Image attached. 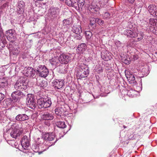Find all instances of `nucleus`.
<instances>
[{
	"mask_svg": "<svg viewBox=\"0 0 157 157\" xmlns=\"http://www.w3.org/2000/svg\"><path fill=\"white\" fill-rule=\"evenodd\" d=\"M124 33L127 37L131 38H137V41L142 40L144 36V33L141 31H138L136 28H134L133 29H126Z\"/></svg>",
	"mask_w": 157,
	"mask_h": 157,
	"instance_id": "obj_1",
	"label": "nucleus"
},
{
	"mask_svg": "<svg viewBox=\"0 0 157 157\" xmlns=\"http://www.w3.org/2000/svg\"><path fill=\"white\" fill-rule=\"evenodd\" d=\"M89 74V68L86 65L81 64L78 67V70L76 72V76L79 78L86 77Z\"/></svg>",
	"mask_w": 157,
	"mask_h": 157,
	"instance_id": "obj_2",
	"label": "nucleus"
},
{
	"mask_svg": "<svg viewBox=\"0 0 157 157\" xmlns=\"http://www.w3.org/2000/svg\"><path fill=\"white\" fill-rule=\"evenodd\" d=\"M28 87V81L23 78L18 79L14 85V88L16 90L20 91L25 90Z\"/></svg>",
	"mask_w": 157,
	"mask_h": 157,
	"instance_id": "obj_3",
	"label": "nucleus"
},
{
	"mask_svg": "<svg viewBox=\"0 0 157 157\" xmlns=\"http://www.w3.org/2000/svg\"><path fill=\"white\" fill-rule=\"evenodd\" d=\"M37 105L40 109L49 107L52 103L51 99L50 98H41L37 100Z\"/></svg>",
	"mask_w": 157,
	"mask_h": 157,
	"instance_id": "obj_4",
	"label": "nucleus"
},
{
	"mask_svg": "<svg viewBox=\"0 0 157 157\" xmlns=\"http://www.w3.org/2000/svg\"><path fill=\"white\" fill-rule=\"evenodd\" d=\"M35 69L37 74L41 77L45 78L49 74L48 70L44 65H40Z\"/></svg>",
	"mask_w": 157,
	"mask_h": 157,
	"instance_id": "obj_5",
	"label": "nucleus"
},
{
	"mask_svg": "<svg viewBox=\"0 0 157 157\" xmlns=\"http://www.w3.org/2000/svg\"><path fill=\"white\" fill-rule=\"evenodd\" d=\"M55 139H56L55 141L52 143L51 145H54L58 140L57 138H56L55 135L54 134L52 133H46L42 138L39 139V140H40V143L42 144H43L45 141L47 142V141H46V140L50 141H52Z\"/></svg>",
	"mask_w": 157,
	"mask_h": 157,
	"instance_id": "obj_6",
	"label": "nucleus"
},
{
	"mask_svg": "<svg viewBox=\"0 0 157 157\" xmlns=\"http://www.w3.org/2000/svg\"><path fill=\"white\" fill-rule=\"evenodd\" d=\"M26 104L28 107L32 109H34L36 108V101L33 94H29L27 95Z\"/></svg>",
	"mask_w": 157,
	"mask_h": 157,
	"instance_id": "obj_7",
	"label": "nucleus"
},
{
	"mask_svg": "<svg viewBox=\"0 0 157 157\" xmlns=\"http://www.w3.org/2000/svg\"><path fill=\"white\" fill-rule=\"evenodd\" d=\"M26 95V93H24L20 90H17L12 93L11 96L14 102H17L19 101L21 98L25 97Z\"/></svg>",
	"mask_w": 157,
	"mask_h": 157,
	"instance_id": "obj_8",
	"label": "nucleus"
},
{
	"mask_svg": "<svg viewBox=\"0 0 157 157\" xmlns=\"http://www.w3.org/2000/svg\"><path fill=\"white\" fill-rule=\"evenodd\" d=\"M97 0H94L92 2H89L87 5L88 9L90 12L95 13L98 11V7L97 5Z\"/></svg>",
	"mask_w": 157,
	"mask_h": 157,
	"instance_id": "obj_9",
	"label": "nucleus"
},
{
	"mask_svg": "<svg viewBox=\"0 0 157 157\" xmlns=\"http://www.w3.org/2000/svg\"><path fill=\"white\" fill-rule=\"evenodd\" d=\"M6 36L7 39L10 42H13L16 39L15 32L13 29H10L6 31Z\"/></svg>",
	"mask_w": 157,
	"mask_h": 157,
	"instance_id": "obj_10",
	"label": "nucleus"
},
{
	"mask_svg": "<svg viewBox=\"0 0 157 157\" xmlns=\"http://www.w3.org/2000/svg\"><path fill=\"white\" fill-rule=\"evenodd\" d=\"M125 73L126 76L129 83L136 84V82L135 80L134 74H132L130 71L126 70H125Z\"/></svg>",
	"mask_w": 157,
	"mask_h": 157,
	"instance_id": "obj_11",
	"label": "nucleus"
},
{
	"mask_svg": "<svg viewBox=\"0 0 157 157\" xmlns=\"http://www.w3.org/2000/svg\"><path fill=\"white\" fill-rule=\"evenodd\" d=\"M59 58L61 63L63 64L68 63L71 59L70 56L67 54H61Z\"/></svg>",
	"mask_w": 157,
	"mask_h": 157,
	"instance_id": "obj_12",
	"label": "nucleus"
},
{
	"mask_svg": "<svg viewBox=\"0 0 157 157\" xmlns=\"http://www.w3.org/2000/svg\"><path fill=\"white\" fill-rule=\"evenodd\" d=\"M64 83L63 79H56L52 82V86L55 89H58L62 87Z\"/></svg>",
	"mask_w": 157,
	"mask_h": 157,
	"instance_id": "obj_13",
	"label": "nucleus"
},
{
	"mask_svg": "<svg viewBox=\"0 0 157 157\" xmlns=\"http://www.w3.org/2000/svg\"><path fill=\"white\" fill-rule=\"evenodd\" d=\"M148 10L151 15L157 17V6L155 5H151L149 6Z\"/></svg>",
	"mask_w": 157,
	"mask_h": 157,
	"instance_id": "obj_14",
	"label": "nucleus"
},
{
	"mask_svg": "<svg viewBox=\"0 0 157 157\" xmlns=\"http://www.w3.org/2000/svg\"><path fill=\"white\" fill-rule=\"evenodd\" d=\"M49 15L52 19L56 18L58 15V10L55 8L51 9L49 11Z\"/></svg>",
	"mask_w": 157,
	"mask_h": 157,
	"instance_id": "obj_15",
	"label": "nucleus"
},
{
	"mask_svg": "<svg viewBox=\"0 0 157 157\" xmlns=\"http://www.w3.org/2000/svg\"><path fill=\"white\" fill-rule=\"evenodd\" d=\"M22 133V132L19 129H14L11 132L10 134L13 138L16 139L20 137Z\"/></svg>",
	"mask_w": 157,
	"mask_h": 157,
	"instance_id": "obj_16",
	"label": "nucleus"
},
{
	"mask_svg": "<svg viewBox=\"0 0 157 157\" xmlns=\"http://www.w3.org/2000/svg\"><path fill=\"white\" fill-rule=\"evenodd\" d=\"M25 73V75L26 76L30 78L34 76L35 74V71L33 68L28 67L27 68Z\"/></svg>",
	"mask_w": 157,
	"mask_h": 157,
	"instance_id": "obj_17",
	"label": "nucleus"
},
{
	"mask_svg": "<svg viewBox=\"0 0 157 157\" xmlns=\"http://www.w3.org/2000/svg\"><path fill=\"white\" fill-rule=\"evenodd\" d=\"M29 117L25 114H19L15 117V119L19 121H23L29 119Z\"/></svg>",
	"mask_w": 157,
	"mask_h": 157,
	"instance_id": "obj_18",
	"label": "nucleus"
},
{
	"mask_svg": "<svg viewBox=\"0 0 157 157\" xmlns=\"http://www.w3.org/2000/svg\"><path fill=\"white\" fill-rule=\"evenodd\" d=\"M21 144L22 147L24 149H26L29 145V138L26 136H24L22 138Z\"/></svg>",
	"mask_w": 157,
	"mask_h": 157,
	"instance_id": "obj_19",
	"label": "nucleus"
},
{
	"mask_svg": "<svg viewBox=\"0 0 157 157\" xmlns=\"http://www.w3.org/2000/svg\"><path fill=\"white\" fill-rule=\"evenodd\" d=\"M42 117L44 120H52L53 119L54 116L52 113L45 112L42 115Z\"/></svg>",
	"mask_w": 157,
	"mask_h": 157,
	"instance_id": "obj_20",
	"label": "nucleus"
},
{
	"mask_svg": "<svg viewBox=\"0 0 157 157\" xmlns=\"http://www.w3.org/2000/svg\"><path fill=\"white\" fill-rule=\"evenodd\" d=\"M50 62L52 66L54 68H55L57 66L59 65L61 63L59 58H53L50 60Z\"/></svg>",
	"mask_w": 157,
	"mask_h": 157,
	"instance_id": "obj_21",
	"label": "nucleus"
},
{
	"mask_svg": "<svg viewBox=\"0 0 157 157\" xmlns=\"http://www.w3.org/2000/svg\"><path fill=\"white\" fill-rule=\"evenodd\" d=\"M73 32L76 34H82V30L80 25H74L72 28Z\"/></svg>",
	"mask_w": 157,
	"mask_h": 157,
	"instance_id": "obj_22",
	"label": "nucleus"
},
{
	"mask_svg": "<svg viewBox=\"0 0 157 157\" xmlns=\"http://www.w3.org/2000/svg\"><path fill=\"white\" fill-rule=\"evenodd\" d=\"M66 4L69 7H72L75 8L77 7L76 6V0H65Z\"/></svg>",
	"mask_w": 157,
	"mask_h": 157,
	"instance_id": "obj_23",
	"label": "nucleus"
},
{
	"mask_svg": "<svg viewBox=\"0 0 157 157\" xmlns=\"http://www.w3.org/2000/svg\"><path fill=\"white\" fill-rule=\"evenodd\" d=\"M85 3V0H78L77 3L76 2V8L75 9L76 10H79L84 5Z\"/></svg>",
	"mask_w": 157,
	"mask_h": 157,
	"instance_id": "obj_24",
	"label": "nucleus"
},
{
	"mask_svg": "<svg viewBox=\"0 0 157 157\" xmlns=\"http://www.w3.org/2000/svg\"><path fill=\"white\" fill-rule=\"evenodd\" d=\"M55 112L56 114L61 116L62 113L64 112V110L63 108L61 107H58L55 109Z\"/></svg>",
	"mask_w": 157,
	"mask_h": 157,
	"instance_id": "obj_25",
	"label": "nucleus"
},
{
	"mask_svg": "<svg viewBox=\"0 0 157 157\" xmlns=\"http://www.w3.org/2000/svg\"><path fill=\"white\" fill-rule=\"evenodd\" d=\"M4 34L2 31V29L1 26H0V36L1 37H2V39H1V42L3 44V47H4V44L6 43V40L5 39V37H3V36Z\"/></svg>",
	"mask_w": 157,
	"mask_h": 157,
	"instance_id": "obj_26",
	"label": "nucleus"
},
{
	"mask_svg": "<svg viewBox=\"0 0 157 157\" xmlns=\"http://www.w3.org/2000/svg\"><path fill=\"white\" fill-rule=\"evenodd\" d=\"M86 47V45L85 43H82L78 46L77 49L80 52L81 51L82 52L85 50Z\"/></svg>",
	"mask_w": 157,
	"mask_h": 157,
	"instance_id": "obj_27",
	"label": "nucleus"
},
{
	"mask_svg": "<svg viewBox=\"0 0 157 157\" xmlns=\"http://www.w3.org/2000/svg\"><path fill=\"white\" fill-rule=\"evenodd\" d=\"M56 125L59 128H64L66 127V125L65 124L64 122L59 121L56 123Z\"/></svg>",
	"mask_w": 157,
	"mask_h": 157,
	"instance_id": "obj_28",
	"label": "nucleus"
},
{
	"mask_svg": "<svg viewBox=\"0 0 157 157\" xmlns=\"http://www.w3.org/2000/svg\"><path fill=\"white\" fill-rule=\"evenodd\" d=\"M40 87L43 88L46 87L48 85V83L47 81H41L40 82L39 84H37Z\"/></svg>",
	"mask_w": 157,
	"mask_h": 157,
	"instance_id": "obj_29",
	"label": "nucleus"
},
{
	"mask_svg": "<svg viewBox=\"0 0 157 157\" xmlns=\"http://www.w3.org/2000/svg\"><path fill=\"white\" fill-rule=\"evenodd\" d=\"M70 19L67 18L66 19H64L63 21V26H66L67 27L69 26V25L71 24Z\"/></svg>",
	"mask_w": 157,
	"mask_h": 157,
	"instance_id": "obj_30",
	"label": "nucleus"
},
{
	"mask_svg": "<svg viewBox=\"0 0 157 157\" xmlns=\"http://www.w3.org/2000/svg\"><path fill=\"white\" fill-rule=\"evenodd\" d=\"M85 34L86 38L87 40H90L92 36V34L90 31H86L85 32Z\"/></svg>",
	"mask_w": 157,
	"mask_h": 157,
	"instance_id": "obj_31",
	"label": "nucleus"
},
{
	"mask_svg": "<svg viewBox=\"0 0 157 157\" xmlns=\"http://www.w3.org/2000/svg\"><path fill=\"white\" fill-rule=\"evenodd\" d=\"M96 18L93 17H91L90 18V25L91 26H96L95 23H96Z\"/></svg>",
	"mask_w": 157,
	"mask_h": 157,
	"instance_id": "obj_32",
	"label": "nucleus"
},
{
	"mask_svg": "<svg viewBox=\"0 0 157 157\" xmlns=\"http://www.w3.org/2000/svg\"><path fill=\"white\" fill-rule=\"evenodd\" d=\"M20 52V48H13L12 50V52L14 55H17Z\"/></svg>",
	"mask_w": 157,
	"mask_h": 157,
	"instance_id": "obj_33",
	"label": "nucleus"
},
{
	"mask_svg": "<svg viewBox=\"0 0 157 157\" xmlns=\"http://www.w3.org/2000/svg\"><path fill=\"white\" fill-rule=\"evenodd\" d=\"M134 73L135 76H136L139 78H142L144 76L143 75H141L142 72L140 71H138L137 70V72H134Z\"/></svg>",
	"mask_w": 157,
	"mask_h": 157,
	"instance_id": "obj_34",
	"label": "nucleus"
},
{
	"mask_svg": "<svg viewBox=\"0 0 157 157\" xmlns=\"http://www.w3.org/2000/svg\"><path fill=\"white\" fill-rule=\"evenodd\" d=\"M17 13L18 14H22L24 11V8H20L19 7H17Z\"/></svg>",
	"mask_w": 157,
	"mask_h": 157,
	"instance_id": "obj_35",
	"label": "nucleus"
},
{
	"mask_svg": "<svg viewBox=\"0 0 157 157\" xmlns=\"http://www.w3.org/2000/svg\"><path fill=\"white\" fill-rule=\"evenodd\" d=\"M0 81V87L3 88L7 84V82L6 81H4V80H2V81Z\"/></svg>",
	"mask_w": 157,
	"mask_h": 157,
	"instance_id": "obj_36",
	"label": "nucleus"
},
{
	"mask_svg": "<svg viewBox=\"0 0 157 157\" xmlns=\"http://www.w3.org/2000/svg\"><path fill=\"white\" fill-rule=\"evenodd\" d=\"M149 30L154 33H157V30L156 28L154 27V26H150Z\"/></svg>",
	"mask_w": 157,
	"mask_h": 157,
	"instance_id": "obj_37",
	"label": "nucleus"
},
{
	"mask_svg": "<svg viewBox=\"0 0 157 157\" xmlns=\"http://www.w3.org/2000/svg\"><path fill=\"white\" fill-rule=\"evenodd\" d=\"M25 6V3L22 1H21L19 2L17 4V7H19L20 8H24Z\"/></svg>",
	"mask_w": 157,
	"mask_h": 157,
	"instance_id": "obj_38",
	"label": "nucleus"
},
{
	"mask_svg": "<svg viewBox=\"0 0 157 157\" xmlns=\"http://www.w3.org/2000/svg\"><path fill=\"white\" fill-rule=\"evenodd\" d=\"M96 23H98L99 25H101L104 23V21L101 19L98 18H96Z\"/></svg>",
	"mask_w": 157,
	"mask_h": 157,
	"instance_id": "obj_39",
	"label": "nucleus"
},
{
	"mask_svg": "<svg viewBox=\"0 0 157 157\" xmlns=\"http://www.w3.org/2000/svg\"><path fill=\"white\" fill-rule=\"evenodd\" d=\"M149 22L152 26H154L156 24L155 20L154 19L151 18L149 20Z\"/></svg>",
	"mask_w": 157,
	"mask_h": 157,
	"instance_id": "obj_40",
	"label": "nucleus"
},
{
	"mask_svg": "<svg viewBox=\"0 0 157 157\" xmlns=\"http://www.w3.org/2000/svg\"><path fill=\"white\" fill-rule=\"evenodd\" d=\"M77 35L75 36V38L77 40H80L82 38V34H77Z\"/></svg>",
	"mask_w": 157,
	"mask_h": 157,
	"instance_id": "obj_41",
	"label": "nucleus"
},
{
	"mask_svg": "<svg viewBox=\"0 0 157 157\" xmlns=\"http://www.w3.org/2000/svg\"><path fill=\"white\" fill-rule=\"evenodd\" d=\"M101 58L104 60L106 61H108V57L107 56H105V55H104V54L102 53H101Z\"/></svg>",
	"mask_w": 157,
	"mask_h": 157,
	"instance_id": "obj_42",
	"label": "nucleus"
},
{
	"mask_svg": "<svg viewBox=\"0 0 157 157\" xmlns=\"http://www.w3.org/2000/svg\"><path fill=\"white\" fill-rule=\"evenodd\" d=\"M5 97V95L4 94L0 93V103L4 99Z\"/></svg>",
	"mask_w": 157,
	"mask_h": 157,
	"instance_id": "obj_43",
	"label": "nucleus"
},
{
	"mask_svg": "<svg viewBox=\"0 0 157 157\" xmlns=\"http://www.w3.org/2000/svg\"><path fill=\"white\" fill-rule=\"evenodd\" d=\"M133 24L131 22H128V28H129L132 30L133 29Z\"/></svg>",
	"mask_w": 157,
	"mask_h": 157,
	"instance_id": "obj_44",
	"label": "nucleus"
},
{
	"mask_svg": "<svg viewBox=\"0 0 157 157\" xmlns=\"http://www.w3.org/2000/svg\"><path fill=\"white\" fill-rule=\"evenodd\" d=\"M1 41V39H0V54L2 52V48L3 46V44L2 43Z\"/></svg>",
	"mask_w": 157,
	"mask_h": 157,
	"instance_id": "obj_45",
	"label": "nucleus"
},
{
	"mask_svg": "<svg viewBox=\"0 0 157 157\" xmlns=\"http://www.w3.org/2000/svg\"><path fill=\"white\" fill-rule=\"evenodd\" d=\"M135 0H125L126 2L132 4L134 2Z\"/></svg>",
	"mask_w": 157,
	"mask_h": 157,
	"instance_id": "obj_46",
	"label": "nucleus"
},
{
	"mask_svg": "<svg viewBox=\"0 0 157 157\" xmlns=\"http://www.w3.org/2000/svg\"><path fill=\"white\" fill-rule=\"evenodd\" d=\"M103 18L104 19H106L108 17V13L105 12L103 15Z\"/></svg>",
	"mask_w": 157,
	"mask_h": 157,
	"instance_id": "obj_47",
	"label": "nucleus"
},
{
	"mask_svg": "<svg viewBox=\"0 0 157 157\" xmlns=\"http://www.w3.org/2000/svg\"><path fill=\"white\" fill-rule=\"evenodd\" d=\"M127 46L129 47H131L132 46V45L131 44V42H128L127 44Z\"/></svg>",
	"mask_w": 157,
	"mask_h": 157,
	"instance_id": "obj_48",
	"label": "nucleus"
},
{
	"mask_svg": "<svg viewBox=\"0 0 157 157\" xmlns=\"http://www.w3.org/2000/svg\"><path fill=\"white\" fill-rule=\"evenodd\" d=\"M110 68H112L114 66V63L113 62H112V63L111 64V63L110 64Z\"/></svg>",
	"mask_w": 157,
	"mask_h": 157,
	"instance_id": "obj_49",
	"label": "nucleus"
},
{
	"mask_svg": "<svg viewBox=\"0 0 157 157\" xmlns=\"http://www.w3.org/2000/svg\"><path fill=\"white\" fill-rule=\"evenodd\" d=\"M124 63H125L126 64H127L128 63H129V62L128 61H127V60H125V62H124Z\"/></svg>",
	"mask_w": 157,
	"mask_h": 157,
	"instance_id": "obj_50",
	"label": "nucleus"
},
{
	"mask_svg": "<svg viewBox=\"0 0 157 157\" xmlns=\"http://www.w3.org/2000/svg\"><path fill=\"white\" fill-rule=\"evenodd\" d=\"M102 69L101 68V67H100V69L98 70L99 71V72H101L102 71Z\"/></svg>",
	"mask_w": 157,
	"mask_h": 157,
	"instance_id": "obj_51",
	"label": "nucleus"
},
{
	"mask_svg": "<svg viewBox=\"0 0 157 157\" xmlns=\"http://www.w3.org/2000/svg\"><path fill=\"white\" fill-rule=\"evenodd\" d=\"M123 127L124 128H126V127L125 125H123Z\"/></svg>",
	"mask_w": 157,
	"mask_h": 157,
	"instance_id": "obj_52",
	"label": "nucleus"
},
{
	"mask_svg": "<svg viewBox=\"0 0 157 157\" xmlns=\"http://www.w3.org/2000/svg\"><path fill=\"white\" fill-rule=\"evenodd\" d=\"M111 82H112V81H111V80H110V82H109V83H110V84H111Z\"/></svg>",
	"mask_w": 157,
	"mask_h": 157,
	"instance_id": "obj_53",
	"label": "nucleus"
},
{
	"mask_svg": "<svg viewBox=\"0 0 157 157\" xmlns=\"http://www.w3.org/2000/svg\"><path fill=\"white\" fill-rule=\"evenodd\" d=\"M114 83H113V84H112V85H114Z\"/></svg>",
	"mask_w": 157,
	"mask_h": 157,
	"instance_id": "obj_54",
	"label": "nucleus"
},
{
	"mask_svg": "<svg viewBox=\"0 0 157 157\" xmlns=\"http://www.w3.org/2000/svg\"><path fill=\"white\" fill-rule=\"evenodd\" d=\"M98 67H99L100 68V66H98Z\"/></svg>",
	"mask_w": 157,
	"mask_h": 157,
	"instance_id": "obj_55",
	"label": "nucleus"
},
{
	"mask_svg": "<svg viewBox=\"0 0 157 157\" xmlns=\"http://www.w3.org/2000/svg\"><path fill=\"white\" fill-rule=\"evenodd\" d=\"M98 67H99L100 68V66H98Z\"/></svg>",
	"mask_w": 157,
	"mask_h": 157,
	"instance_id": "obj_56",
	"label": "nucleus"
},
{
	"mask_svg": "<svg viewBox=\"0 0 157 157\" xmlns=\"http://www.w3.org/2000/svg\"><path fill=\"white\" fill-rule=\"evenodd\" d=\"M106 1H108V0H106Z\"/></svg>",
	"mask_w": 157,
	"mask_h": 157,
	"instance_id": "obj_57",
	"label": "nucleus"
}]
</instances>
